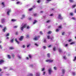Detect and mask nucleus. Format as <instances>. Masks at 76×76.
Listing matches in <instances>:
<instances>
[{
    "label": "nucleus",
    "mask_w": 76,
    "mask_h": 76,
    "mask_svg": "<svg viewBox=\"0 0 76 76\" xmlns=\"http://www.w3.org/2000/svg\"><path fill=\"white\" fill-rule=\"evenodd\" d=\"M27 27V29H29L30 28V27L29 26H27V24H24V23H23L22 25L20 27V29L21 31H23V29L25 28H26Z\"/></svg>",
    "instance_id": "nucleus-1"
},
{
    "label": "nucleus",
    "mask_w": 76,
    "mask_h": 76,
    "mask_svg": "<svg viewBox=\"0 0 76 76\" xmlns=\"http://www.w3.org/2000/svg\"><path fill=\"white\" fill-rule=\"evenodd\" d=\"M11 12V9H8L7 10V14L8 15V16H9L10 15V13Z\"/></svg>",
    "instance_id": "nucleus-2"
},
{
    "label": "nucleus",
    "mask_w": 76,
    "mask_h": 76,
    "mask_svg": "<svg viewBox=\"0 0 76 76\" xmlns=\"http://www.w3.org/2000/svg\"><path fill=\"white\" fill-rule=\"evenodd\" d=\"M48 72L49 75H51L53 71H52V69L51 68H49L48 70Z\"/></svg>",
    "instance_id": "nucleus-3"
},
{
    "label": "nucleus",
    "mask_w": 76,
    "mask_h": 76,
    "mask_svg": "<svg viewBox=\"0 0 76 76\" xmlns=\"http://www.w3.org/2000/svg\"><path fill=\"white\" fill-rule=\"evenodd\" d=\"M53 60L52 59H48L46 60V62H49V63H53Z\"/></svg>",
    "instance_id": "nucleus-4"
},
{
    "label": "nucleus",
    "mask_w": 76,
    "mask_h": 76,
    "mask_svg": "<svg viewBox=\"0 0 76 76\" xmlns=\"http://www.w3.org/2000/svg\"><path fill=\"white\" fill-rule=\"evenodd\" d=\"M40 37V36H38L37 37H35L33 39L34 40H35V41H37V40H38V39Z\"/></svg>",
    "instance_id": "nucleus-5"
},
{
    "label": "nucleus",
    "mask_w": 76,
    "mask_h": 76,
    "mask_svg": "<svg viewBox=\"0 0 76 76\" xmlns=\"http://www.w3.org/2000/svg\"><path fill=\"white\" fill-rule=\"evenodd\" d=\"M62 28V27H61V26H59V28L56 29V32H58L59 31V30L60 29H61Z\"/></svg>",
    "instance_id": "nucleus-6"
},
{
    "label": "nucleus",
    "mask_w": 76,
    "mask_h": 76,
    "mask_svg": "<svg viewBox=\"0 0 76 76\" xmlns=\"http://www.w3.org/2000/svg\"><path fill=\"white\" fill-rule=\"evenodd\" d=\"M58 19H62L63 18L61 17V14H59L58 17Z\"/></svg>",
    "instance_id": "nucleus-7"
},
{
    "label": "nucleus",
    "mask_w": 76,
    "mask_h": 76,
    "mask_svg": "<svg viewBox=\"0 0 76 76\" xmlns=\"http://www.w3.org/2000/svg\"><path fill=\"white\" fill-rule=\"evenodd\" d=\"M47 38H48V39H51V40H52V39H53L54 38V37H53L51 38V37H50V36H47Z\"/></svg>",
    "instance_id": "nucleus-8"
},
{
    "label": "nucleus",
    "mask_w": 76,
    "mask_h": 76,
    "mask_svg": "<svg viewBox=\"0 0 76 76\" xmlns=\"http://www.w3.org/2000/svg\"><path fill=\"white\" fill-rule=\"evenodd\" d=\"M1 22L2 23H4L5 22V19L4 18H2L1 19Z\"/></svg>",
    "instance_id": "nucleus-9"
},
{
    "label": "nucleus",
    "mask_w": 76,
    "mask_h": 76,
    "mask_svg": "<svg viewBox=\"0 0 76 76\" xmlns=\"http://www.w3.org/2000/svg\"><path fill=\"white\" fill-rule=\"evenodd\" d=\"M1 5L3 7H5V5H4V3L2 2L1 4Z\"/></svg>",
    "instance_id": "nucleus-10"
},
{
    "label": "nucleus",
    "mask_w": 76,
    "mask_h": 76,
    "mask_svg": "<svg viewBox=\"0 0 76 76\" xmlns=\"http://www.w3.org/2000/svg\"><path fill=\"white\" fill-rule=\"evenodd\" d=\"M23 39V36H22L20 37L19 39L20 41H22Z\"/></svg>",
    "instance_id": "nucleus-11"
},
{
    "label": "nucleus",
    "mask_w": 76,
    "mask_h": 76,
    "mask_svg": "<svg viewBox=\"0 0 76 76\" xmlns=\"http://www.w3.org/2000/svg\"><path fill=\"white\" fill-rule=\"evenodd\" d=\"M4 61L3 60H1L0 61V64H2L4 63Z\"/></svg>",
    "instance_id": "nucleus-12"
},
{
    "label": "nucleus",
    "mask_w": 76,
    "mask_h": 76,
    "mask_svg": "<svg viewBox=\"0 0 76 76\" xmlns=\"http://www.w3.org/2000/svg\"><path fill=\"white\" fill-rule=\"evenodd\" d=\"M7 29V28H6V27H5L3 29V32H4L6 31V30Z\"/></svg>",
    "instance_id": "nucleus-13"
},
{
    "label": "nucleus",
    "mask_w": 76,
    "mask_h": 76,
    "mask_svg": "<svg viewBox=\"0 0 76 76\" xmlns=\"http://www.w3.org/2000/svg\"><path fill=\"white\" fill-rule=\"evenodd\" d=\"M22 18H21V19H23V18H25V15H23L22 16Z\"/></svg>",
    "instance_id": "nucleus-14"
},
{
    "label": "nucleus",
    "mask_w": 76,
    "mask_h": 76,
    "mask_svg": "<svg viewBox=\"0 0 76 76\" xmlns=\"http://www.w3.org/2000/svg\"><path fill=\"white\" fill-rule=\"evenodd\" d=\"M36 76H40V74L39 72L37 73Z\"/></svg>",
    "instance_id": "nucleus-15"
},
{
    "label": "nucleus",
    "mask_w": 76,
    "mask_h": 76,
    "mask_svg": "<svg viewBox=\"0 0 76 76\" xmlns=\"http://www.w3.org/2000/svg\"><path fill=\"white\" fill-rule=\"evenodd\" d=\"M72 75H73L74 76H75V75H76V72H72L71 73Z\"/></svg>",
    "instance_id": "nucleus-16"
},
{
    "label": "nucleus",
    "mask_w": 76,
    "mask_h": 76,
    "mask_svg": "<svg viewBox=\"0 0 76 76\" xmlns=\"http://www.w3.org/2000/svg\"><path fill=\"white\" fill-rule=\"evenodd\" d=\"M62 74H64V72H65V70L64 69H62Z\"/></svg>",
    "instance_id": "nucleus-17"
},
{
    "label": "nucleus",
    "mask_w": 76,
    "mask_h": 76,
    "mask_svg": "<svg viewBox=\"0 0 76 76\" xmlns=\"http://www.w3.org/2000/svg\"><path fill=\"white\" fill-rule=\"evenodd\" d=\"M15 41L17 43V44H19V42L18 41V40H17V39H15Z\"/></svg>",
    "instance_id": "nucleus-18"
},
{
    "label": "nucleus",
    "mask_w": 76,
    "mask_h": 76,
    "mask_svg": "<svg viewBox=\"0 0 76 76\" xmlns=\"http://www.w3.org/2000/svg\"><path fill=\"white\" fill-rule=\"evenodd\" d=\"M12 22H15V21H16V20L12 19Z\"/></svg>",
    "instance_id": "nucleus-19"
},
{
    "label": "nucleus",
    "mask_w": 76,
    "mask_h": 76,
    "mask_svg": "<svg viewBox=\"0 0 76 76\" xmlns=\"http://www.w3.org/2000/svg\"><path fill=\"white\" fill-rule=\"evenodd\" d=\"M15 48H13V47H11L10 48V50H13Z\"/></svg>",
    "instance_id": "nucleus-20"
},
{
    "label": "nucleus",
    "mask_w": 76,
    "mask_h": 76,
    "mask_svg": "<svg viewBox=\"0 0 76 76\" xmlns=\"http://www.w3.org/2000/svg\"><path fill=\"white\" fill-rule=\"evenodd\" d=\"M58 51L60 53H61V49L60 48H59L58 49Z\"/></svg>",
    "instance_id": "nucleus-21"
},
{
    "label": "nucleus",
    "mask_w": 76,
    "mask_h": 76,
    "mask_svg": "<svg viewBox=\"0 0 76 76\" xmlns=\"http://www.w3.org/2000/svg\"><path fill=\"white\" fill-rule=\"evenodd\" d=\"M7 57L8 58H11V56H10V55H8Z\"/></svg>",
    "instance_id": "nucleus-22"
},
{
    "label": "nucleus",
    "mask_w": 76,
    "mask_h": 76,
    "mask_svg": "<svg viewBox=\"0 0 76 76\" xmlns=\"http://www.w3.org/2000/svg\"><path fill=\"white\" fill-rule=\"evenodd\" d=\"M53 69H54V70H57V67L55 66L54 67Z\"/></svg>",
    "instance_id": "nucleus-23"
},
{
    "label": "nucleus",
    "mask_w": 76,
    "mask_h": 76,
    "mask_svg": "<svg viewBox=\"0 0 76 76\" xmlns=\"http://www.w3.org/2000/svg\"><path fill=\"white\" fill-rule=\"evenodd\" d=\"M18 58H20V59L22 58V56H20L19 55H18Z\"/></svg>",
    "instance_id": "nucleus-24"
},
{
    "label": "nucleus",
    "mask_w": 76,
    "mask_h": 76,
    "mask_svg": "<svg viewBox=\"0 0 76 76\" xmlns=\"http://www.w3.org/2000/svg\"><path fill=\"white\" fill-rule=\"evenodd\" d=\"M37 21L35 20L34 21V22H33V24H35V23H37Z\"/></svg>",
    "instance_id": "nucleus-25"
},
{
    "label": "nucleus",
    "mask_w": 76,
    "mask_h": 76,
    "mask_svg": "<svg viewBox=\"0 0 76 76\" xmlns=\"http://www.w3.org/2000/svg\"><path fill=\"white\" fill-rule=\"evenodd\" d=\"M76 5H74L72 6V8H75V7H76Z\"/></svg>",
    "instance_id": "nucleus-26"
},
{
    "label": "nucleus",
    "mask_w": 76,
    "mask_h": 76,
    "mask_svg": "<svg viewBox=\"0 0 76 76\" xmlns=\"http://www.w3.org/2000/svg\"><path fill=\"white\" fill-rule=\"evenodd\" d=\"M75 44V42H72L70 44L71 45H73V44Z\"/></svg>",
    "instance_id": "nucleus-27"
},
{
    "label": "nucleus",
    "mask_w": 76,
    "mask_h": 76,
    "mask_svg": "<svg viewBox=\"0 0 76 76\" xmlns=\"http://www.w3.org/2000/svg\"><path fill=\"white\" fill-rule=\"evenodd\" d=\"M18 26H15L13 27L14 28H18Z\"/></svg>",
    "instance_id": "nucleus-28"
},
{
    "label": "nucleus",
    "mask_w": 76,
    "mask_h": 76,
    "mask_svg": "<svg viewBox=\"0 0 76 76\" xmlns=\"http://www.w3.org/2000/svg\"><path fill=\"white\" fill-rule=\"evenodd\" d=\"M74 61H76V56L74 58V59L73 60Z\"/></svg>",
    "instance_id": "nucleus-29"
},
{
    "label": "nucleus",
    "mask_w": 76,
    "mask_h": 76,
    "mask_svg": "<svg viewBox=\"0 0 76 76\" xmlns=\"http://www.w3.org/2000/svg\"><path fill=\"white\" fill-rule=\"evenodd\" d=\"M6 37H9V33H7L5 35Z\"/></svg>",
    "instance_id": "nucleus-30"
},
{
    "label": "nucleus",
    "mask_w": 76,
    "mask_h": 76,
    "mask_svg": "<svg viewBox=\"0 0 76 76\" xmlns=\"http://www.w3.org/2000/svg\"><path fill=\"white\" fill-rule=\"evenodd\" d=\"M53 51H55L56 50V47H54L53 48Z\"/></svg>",
    "instance_id": "nucleus-31"
},
{
    "label": "nucleus",
    "mask_w": 76,
    "mask_h": 76,
    "mask_svg": "<svg viewBox=\"0 0 76 76\" xmlns=\"http://www.w3.org/2000/svg\"><path fill=\"white\" fill-rule=\"evenodd\" d=\"M34 45H35V46H36V47H38V46H39L38 44L37 43H35Z\"/></svg>",
    "instance_id": "nucleus-32"
},
{
    "label": "nucleus",
    "mask_w": 76,
    "mask_h": 76,
    "mask_svg": "<svg viewBox=\"0 0 76 76\" xmlns=\"http://www.w3.org/2000/svg\"><path fill=\"white\" fill-rule=\"evenodd\" d=\"M48 57H50V53H48Z\"/></svg>",
    "instance_id": "nucleus-33"
},
{
    "label": "nucleus",
    "mask_w": 76,
    "mask_h": 76,
    "mask_svg": "<svg viewBox=\"0 0 76 76\" xmlns=\"http://www.w3.org/2000/svg\"><path fill=\"white\" fill-rule=\"evenodd\" d=\"M63 58H64V60H66V58H66V57L65 56H64L63 57Z\"/></svg>",
    "instance_id": "nucleus-34"
},
{
    "label": "nucleus",
    "mask_w": 76,
    "mask_h": 76,
    "mask_svg": "<svg viewBox=\"0 0 76 76\" xmlns=\"http://www.w3.org/2000/svg\"><path fill=\"white\" fill-rule=\"evenodd\" d=\"M69 2L73 3V0H69Z\"/></svg>",
    "instance_id": "nucleus-35"
},
{
    "label": "nucleus",
    "mask_w": 76,
    "mask_h": 76,
    "mask_svg": "<svg viewBox=\"0 0 76 76\" xmlns=\"http://www.w3.org/2000/svg\"><path fill=\"white\" fill-rule=\"evenodd\" d=\"M14 40V39H12L11 40V42H13V41Z\"/></svg>",
    "instance_id": "nucleus-36"
},
{
    "label": "nucleus",
    "mask_w": 76,
    "mask_h": 76,
    "mask_svg": "<svg viewBox=\"0 0 76 76\" xmlns=\"http://www.w3.org/2000/svg\"><path fill=\"white\" fill-rule=\"evenodd\" d=\"M51 0H46V3H48L49 1H51Z\"/></svg>",
    "instance_id": "nucleus-37"
},
{
    "label": "nucleus",
    "mask_w": 76,
    "mask_h": 76,
    "mask_svg": "<svg viewBox=\"0 0 76 76\" xmlns=\"http://www.w3.org/2000/svg\"><path fill=\"white\" fill-rule=\"evenodd\" d=\"M32 9H33V8H30V9H29L28 10L29 11H31V10H32Z\"/></svg>",
    "instance_id": "nucleus-38"
},
{
    "label": "nucleus",
    "mask_w": 76,
    "mask_h": 76,
    "mask_svg": "<svg viewBox=\"0 0 76 76\" xmlns=\"http://www.w3.org/2000/svg\"><path fill=\"white\" fill-rule=\"evenodd\" d=\"M43 49H46V48H47V47H46V46H44L43 47Z\"/></svg>",
    "instance_id": "nucleus-39"
},
{
    "label": "nucleus",
    "mask_w": 76,
    "mask_h": 76,
    "mask_svg": "<svg viewBox=\"0 0 76 76\" xmlns=\"http://www.w3.org/2000/svg\"><path fill=\"white\" fill-rule=\"evenodd\" d=\"M30 45H31V44H29L28 45H27V48H28V47H29V46H30Z\"/></svg>",
    "instance_id": "nucleus-40"
},
{
    "label": "nucleus",
    "mask_w": 76,
    "mask_h": 76,
    "mask_svg": "<svg viewBox=\"0 0 76 76\" xmlns=\"http://www.w3.org/2000/svg\"><path fill=\"white\" fill-rule=\"evenodd\" d=\"M72 19H73V20H76V18L75 17H73L72 18Z\"/></svg>",
    "instance_id": "nucleus-41"
},
{
    "label": "nucleus",
    "mask_w": 76,
    "mask_h": 76,
    "mask_svg": "<svg viewBox=\"0 0 76 76\" xmlns=\"http://www.w3.org/2000/svg\"><path fill=\"white\" fill-rule=\"evenodd\" d=\"M44 42H45V43L47 42V41H46V39H44Z\"/></svg>",
    "instance_id": "nucleus-42"
},
{
    "label": "nucleus",
    "mask_w": 76,
    "mask_h": 76,
    "mask_svg": "<svg viewBox=\"0 0 76 76\" xmlns=\"http://www.w3.org/2000/svg\"><path fill=\"white\" fill-rule=\"evenodd\" d=\"M69 42H72V39H70L68 40Z\"/></svg>",
    "instance_id": "nucleus-43"
},
{
    "label": "nucleus",
    "mask_w": 76,
    "mask_h": 76,
    "mask_svg": "<svg viewBox=\"0 0 76 76\" xmlns=\"http://www.w3.org/2000/svg\"><path fill=\"white\" fill-rule=\"evenodd\" d=\"M29 36L28 35H27L26 36V38H29Z\"/></svg>",
    "instance_id": "nucleus-44"
},
{
    "label": "nucleus",
    "mask_w": 76,
    "mask_h": 76,
    "mask_svg": "<svg viewBox=\"0 0 76 76\" xmlns=\"http://www.w3.org/2000/svg\"><path fill=\"white\" fill-rule=\"evenodd\" d=\"M29 56L30 58H32V56L31 55H29Z\"/></svg>",
    "instance_id": "nucleus-45"
},
{
    "label": "nucleus",
    "mask_w": 76,
    "mask_h": 76,
    "mask_svg": "<svg viewBox=\"0 0 76 76\" xmlns=\"http://www.w3.org/2000/svg\"><path fill=\"white\" fill-rule=\"evenodd\" d=\"M51 31H49L48 32V34H51Z\"/></svg>",
    "instance_id": "nucleus-46"
},
{
    "label": "nucleus",
    "mask_w": 76,
    "mask_h": 76,
    "mask_svg": "<svg viewBox=\"0 0 76 76\" xmlns=\"http://www.w3.org/2000/svg\"><path fill=\"white\" fill-rule=\"evenodd\" d=\"M70 15H71V16H73V14L72 13H70Z\"/></svg>",
    "instance_id": "nucleus-47"
},
{
    "label": "nucleus",
    "mask_w": 76,
    "mask_h": 76,
    "mask_svg": "<svg viewBox=\"0 0 76 76\" xmlns=\"http://www.w3.org/2000/svg\"><path fill=\"white\" fill-rule=\"evenodd\" d=\"M40 1H40V0H39L37 1V3H39Z\"/></svg>",
    "instance_id": "nucleus-48"
},
{
    "label": "nucleus",
    "mask_w": 76,
    "mask_h": 76,
    "mask_svg": "<svg viewBox=\"0 0 76 76\" xmlns=\"http://www.w3.org/2000/svg\"><path fill=\"white\" fill-rule=\"evenodd\" d=\"M45 72H43V75H45Z\"/></svg>",
    "instance_id": "nucleus-49"
},
{
    "label": "nucleus",
    "mask_w": 76,
    "mask_h": 76,
    "mask_svg": "<svg viewBox=\"0 0 76 76\" xmlns=\"http://www.w3.org/2000/svg\"><path fill=\"white\" fill-rule=\"evenodd\" d=\"M50 20H48L47 21V23H49V22H50Z\"/></svg>",
    "instance_id": "nucleus-50"
},
{
    "label": "nucleus",
    "mask_w": 76,
    "mask_h": 76,
    "mask_svg": "<svg viewBox=\"0 0 76 76\" xmlns=\"http://www.w3.org/2000/svg\"><path fill=\"white\" fill-rule=\"evenodd\" d=\"M48 47L49 48H51V45H50L49 46H48Z\"/></svg>",
    "instance_id": "nucleus-51"
},
{
    "label": "nucleus",
    "mask_w": 76,
    "mask_h": 76,
    "mask_svg": "<svg viewBox=\"0 0 76 76\" xmlns=\"http://www.w3.org/2000/svg\"><path fill=\"white\" fill-rule=\"evenodd\" d=\"M28 19L29 20H31V18H28Z\"/></svg>",
    "instance_id": "nucleus-52"
},
{
    "label": "nucleus",
    "mask_w": 76,
    "mask_h": 76,
    "mask_svg": "<svg viewBox=\"0 0 76 76\" xmlns=\"http://www.w3.org/2000/svg\"><path fill=\"white\" fill-rule=\"evenodd\" d=\"M0 48L1 49H2V47L1 46V45H0Z\"/></svg>",
    "instance_id": "nucleus-53"
},
{
    "label": "nucleus",
    "mask_w": 76,
    "mask_h": 76,
    "mask_svg": "<svg viewBox=\"0 0 76 76\" xmlns=\"http://www.w3.org/2000/svg\"><path fill=\"white\" fill-rule=\"evenodd\" d=\"M19 3H20V2H17V4H19Z\"/></svg>",
    "instance_id": "nucleus-54"
},
{
    "label": "nucleus",
    "mask_w": 76,
    "mask_h": 76,
    "mask_svg": "<svg viewBox=\"0 0 76 76\" xmlns=\"http://www.w3.org/2000/svg\"><path fill=\"white\" fill-rule=\"evenodd\" d=\"M40 34L41 35H42V34H43L42 33V31H40Z\"/></svg>",
    "instance_id": "nucleus-55"
},
{
    "label": "nucleus",
    "mask_w": 76,
    "mask_h": 76,
    "mask_svg": "<svg viewBox=\"0 0 76 76\" xmlns=\"http://www.w3.org/2000/svg\"><path fill=\"white\" fill-rule=\"evenodd\" d=\"M67 46H68V44H66L65 45V47H67Z\"/></svg>",
    "instance_id": "nucleus-56"
},
{
    "label": "nucleus",
    "mask_w": 76,
    "mask_h": 76,
    "mask_svg": "<svg viewBox=\"0 0 76 76\" xmlns=\"http://www.w3.org/2000/svg\"><path fill=\"white\" fill-rule=\"evenodd\" d=\"M3 27V26L1 25H0V28H2Z\"/></svg>",
    "instance_id": "nucleus-57"
},
{
    "label": "nucleus",
    "mask_w": 76,
    "mask_h": 76,
    "mask_svg": "<svg viewBox=\"0 0 76 76\" xmlns=\"http://www.w3.org/2000/svg\"><path fill=\"white\" fill-rule=\"evenodd\" d=\"M26 60H29V58H28V57H27L26 58Z\"/></svg>",
    "instance_id": "nucleus-58"
},
{
    "label": "nucleus",
    "mask_w": 76,
    "mask_h": 76,
    "mask_svg": "<svg viewBox=\"0 0 76 76\" xmlns=\"http://www.w3.org/2000/svg\"><path fill=\"white\" fill-rule=\"evenodd\" d=\"M9 39V37H7L6 38V39Z\"/></svg>",
    "instance_id": "nucleus-59"
},
{
    "label": "nucleus",
    "mask_w": 76,
    "mask_h": 76,
    "mask_svg": "<svg viewBox=\"0 0 76 76\" xmlns=\"http://www.w3.org/2000/svg\"><path fill=\"white\" fill-rule=\"evenodd\" d=\"M23 48H25V45H23Z\"/></svg>",
    "instance_id": "nucleus-60"
},
{
    "label": "nucleus",
    "mask_w": 76,
    "mask_h": 76,
    "mask_svg": "<svg viewBox=\"0 0 76 76\" xmlns=\"http://www.w3.org/2000/svg\"><path fill=\"white\" fill-rule=\"evenodd\" d=\"M64 34H65V33L64 32H63L62 34V35H64Z\"/></svg>",
    "instance_id": "nucleus-61"
},
{
    "label": "nucleus",
    "mask_w": 76,
    "mask_h": 76,
    "mask_svg": "<svg viewBox=\"0 0 76 76\" xmlns=\"http://www.w3.org/2000/svg\"><path fill=\"white\" fill-rule=\"evenodd\" d=\"M37 14H34V16H37Z\"/></svg>",
    "instance_id": "nucleus-62"
},
{
    "label": "nucleus",
    "mask_w": 76,
    "mask_h": 76,
    "mask_svg": "<svg viewBox=\"0 0 76 76\" xmlns=\"http://www.w3.org/2000/svg\"><path fill=\"white\" fill-rule=\"evenodd\" d=\"M44 70H45V69H44V68H43L42 70V71H44Z\"/></svg>",
    "instance_id": "nucleus-63"
},
{
    "label": "nucleus",
    "mask_w": 76,
    "mask_h": 76,
    "mask_svg": "<svg viewBox=\"0 0 76 76\" xmlns=\"http://www.w3.org/2000/svg\"><path fill=\"white\" fill-rule=\"evenodd\" d=\"M75 13H76V9H75Z\"/></svg>",
    "instance_id": "nucleus-64"
}]
</instances>
